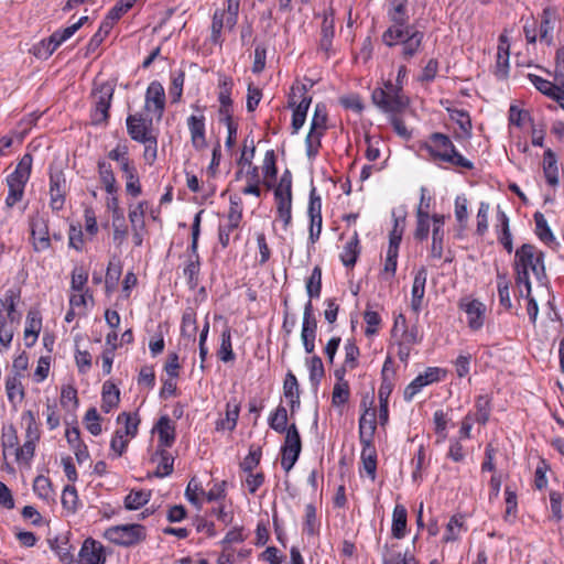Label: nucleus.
<instances>
[{
  "mask_svg": "<svg viewBox=\"0 0 564 564\" xmlns=\"http://www.w3.org/2000/svg\"><path fill=\"white\" fill-rule=\"evenodd\" d=\"M516 283L520 294H523V288L527 295H530L531 283L529 272L531 271L538 281L545 278L544 253L535 246L523 243L516 251Z\"/></svg>",
  "mask_w": 564,
  "mask_h": 564,
  "instance_id": "f257e3e1",
  "label": "nucleus"
},
{
  "mask_svg": "<svg viewBox=\"0 0 564 564\" xmlns=\"http://www.w3.org/2000/svg\"><path fill=\"white\" fill-rule=\"evenodd\" d=\"M406 74V67L401 65L398 69L395 84L387 80L383 87H378L372 91V102L383 112L399 113L409 106V98L403 94V80Z\"/></svg>",
  "mask_w": 564,
  "mask_h": 564,
  "instance_id": "f03ea898",
  "label": "nucleus"
},
{
  "mask_svg": "<svg viewBox=\"0 0 564 564\" xmlns=\"http://www.w3.org/2000/svg\"><path fill=\"white\" fill-rule=\"evenodd\" d=\"M424 148L435 161H442L456 167L473 170L474 163L464 158L457 150L451 138L441 132H434L430 135L429 142Z\"/></svg>",
  "mask_w": 564,
  "mask_h": 564,
  "instance_id": "7ed1b4c3",
  "label": "nucleus"
},
{
  "mask_svg": "<svg viewBox=\"0 0 564 564\" xmlns=\"http://www.w3.org/2000/svg\"><path fill=\"white\" fill-rule=\"evenodd\" d=\"M240 0H227V8L217 9L213 15L210 41L214 44H223L221 32L224 28L232 30L238 21Z\"/></svg>",
  "mask_w": 564,
  "mask_h": 564,
  "instance_id": "20e7f679",
  "label": "nucleus"
},
{
  "mask_svg": "<svg viewBox=\"0 0 564 564\" xmlns=\"http://www.w3.org/2000/svg\"><path fill=\"white\" fill-rule=\"evenodd\" d=\"M104 536L116 545L131 546L143 541L147 533L143 525L133 523L110 527L105 531Z\"/></svg>",
  "mask_w": 564,
  "mask_h": 564,
  "instance_id": "39448f33",
  "label": "nucleus"
},
{
  "mask_svg": "<svg viewBox=\"0 0 564 564\" xmlns=\"http://www.w3.org/2000/svg\"><path fill=\"white\" fill-rule=\"evenodd\" d=\"M387 15L392 24L383 32L382 41L393 43L402 34L401 26L409 25L408 0H391Z\"/></svg>",
  "mask_w": 564,
  "mask_h": 564,
  "instance_id": "423d86ee",
  "label": "nucleus"
},
{
  "mask_svg": "<svg viewBox=\"0 0 564 564\" xmlns=\"http://www.w3.org/2000/svg\"><path fill=\"white\" fill-rule=\"evenodd\" d=\"M402 34L399 40L390 43L389 41H382L387 46L392 47L401 45V55L405 61L414 57L422 48L424 33L417 30L414 25L401 26Z\"/></svg>",
  "mask_w": 564,
  "mask_h": 564,
  "instance_id": "0eeeda50",
  "label": "nucleus"
},
{
  "mask_svg": "<svg viewBox=\"0 0 564 564\" xmlns=\"http://www.w3.org/2000/svg\"><path fill=\"white\" fill-rule=\"evenodd\" d=\"M203 210H199L195 217L192 225V243H191V257L188 263L184 268V275L187 278L188 283L192 286H195L198 282V273H199V256L197 252L198 249V239L200 235V221H202Z\"/></svg>",
  "mask_w": 564,
  "mask_h": 564,
  "instance_id": "6e6552de",
  "label": "nucleus"
},
{
  "mask_svg": "<svg viewBox=\"0 0 564 564\" xmlns=\"http://www.w3.org/2000/svg\"><path fill=\"white\" fill-rule=\"evenodd\" d=\"M67 192L66 177L61 169L50 167V207L59 212L65 204Z\"/></svg>",
  "mask_w": 564,
  "mask_h": 564,
  "instance_id": "1a4fd4ad",
  "label": "nucleus"
},
{
  "mask_svg": "<svg viewBox=\"0 0 564 564\" xmlns=\"http://www.w3.org/2000/svg\"><path fill=\"white\" fill-rule=\"evenodd\" d=\"M32 246L35 252H43L51 247L48 220L36 215L30 220Z\"/></svg>",
  "mask_w": 564,
  "mask_h": 564,
  "instance_id": "9d476101",
  "label": "nucleus"
},
{
  "mask_svg": "<svg viewBox=\"0 0 564 564\" xmlns=\"http://www.w3.org/2000/svg\"><path fill=\"white\" fill-rule=\"evenodd\" d=\"M441 373L444 371L437 367H429L423 373H420L404 389V400L411 401L425 386L441 380Z\"/></svg>",
  "mask_w": 564,
  "mask_h": 564,
  "instance_id": "9b49d317",
  "label": "nucleus"
},
{
  "mask_svg": "<svg viewBox=\"0 0 564 564\" xmlns=\"http://www.w3.org/2000/svg\"><path fill=\"white\" fill-rule=\"evenodd\" d=\"M113 95V88L108 85H101L96 94L95 109L91 115L93 123L100 124L107 122L109 118V108Z\"/></svg>",
  "mask_w": 564,
  "mask_h": 564,
  "instance_id": "f8f14e48",
  "label": "nucleus"
},
{
  "mask_svg": "<svg viewBox=\"0 0 564 564\" xmlns=\"http://www.w3.org/2000/svg\"><path fill=\"white\" fill-rule=\"evenodd\" d=\"M20 301V291L9 289L3 297H0V325L10 322H20L21 313L17 310V304Z\"/></svg>",
  "mask_w": 564,
  "mask_h": 564,
  "instance_id": "ddd939ff",
  "label": "nucleus"
},
{
  "mask_svg": "<svg viewBox=\"0 0 564 564\" xmlns=\"http://www.w3.org/2000/svg\"><path fill=\"white\" fill-rule=\"evenodd\" d=\"M145 109L161 120L165 109V91L161 83H150L145 93Z\"/></svg>",
  "mask_w": 564,
  "mask_h": 564,
  "instance_id": "4468645a",
  "label": "nucleus"
},
{
  "mask_svg": "<svg viewBox=\"0 0 564 564\" xmlns=\"http://www.w3.org/2000/svg\"><path fill=\"white\" fill-rule=\"evenodd\" d=\"M77 31V26L69 25L63 30L55 31L47 40H43L39 47L36 55L39 56H51L57 47L72 37Z\"/></svg>",
  "mask_w": 564,
  "mask_h": 564,
  "instance_id": "2eb2a0df",
  "label": "nucleus"
},
{
  "mask_svg": "<svg viewBox=\"0 0 564 564\" xmlns=\"http://www.w3.org/2000/svg\"><path fill=\"white\" fill-rule=\"evenodd\" d=\"M127 131L130 138L137 142H147L150 133L152 120H148L141 113L129 115L126 120Z\"/></svg>",
  "mask_w": 564,
  "mask_h": 564,
  "instance_id": "dca6fc26",
  "label": "nucleus"
},
{
  "mask_svg": "<svg viewBox=\"0 0 564 564\" xmlns=\"http://www.w3.org/2000/svg\"><path fill=\"white\" fill-rule=\"evenodd\" d=\"M459 308L467 315V324L470 329L479 330L484 326L486 306L478 300H463Z\"/></svg>",
  "mask_w": 564,
  "mask_h": 564,
  "instance_id": "f3484780",
  "label": "nucleus"
},
{
  "mask_svg": "<svg viewBox=\"0 0 564 564\" xmlns=\"http://www.w3.org/2000/svg\"><path fill=\"white\" fill-rule=\"evenodd\" d=\"M529 79L539 91L557 101L560 107L564 109V85H561L557 82L556 84H553L552 82L533 74L529 75Z\"/></svg>",
  "mask_w": 564,
  "mask_h": 564,
  "instance_id": "a211bd4d",
  "label": "nucleus"
},
{
  "mask_svg": "<svg viewBox=\"0 0 564 564\" xmlns=\"http://www.w3.org/2000/svg\"><path fill=\"white\" fill-rule=\"evenodd\" d=\"M80 564H105L106 555L101 543L87 539L79 551Z\"/></svg>",
  "mask_w": 564,
  "mask_h": 564,
  "instance_id": "6ab92c4d",
  "label": "nucleus"
},
{
  "mask_svg": "<svg viewBox=\"0 0 564 564\" xmlns=\"http://www.w3.org/2000/svg\"><path fill=\"white\" fill-rule=\"evenodd\" d=\"M427 280V270L425 267H421L413 280L412 292H411V308L417 315L423 306V300L425 294V284Z\"/></svg>",
  "mask_w": 564,
  "mask_h": 564,
  "instance_id": "aec40b11",
  "label": "nucleus"
},
{
  "mask_svg": "<svg viewBox=\"0 0 564 564\" xmlns=\"http://www.w3.org/2000/svg\"><path fill=\"white\" fill-rule=\"evenodd\" d=\"M240 412V403L236 398L230 399L226 404L225 417L216 421V431H234L237 426V421Z\"/></svg>",
  "mask_w": 564,
  "mask_h": 564,
  "instance_id": "412c9836",
  "label": "nucleus"
},
{
  "mask_svg": "<svg viewBox=\"0 0 564 564\" xmlns=\"http://www.w3.org/2000/svg\"><path fill=\"white\" fill-rule=\"evenodd\" d=\"M187 126L191 132L193 147L198 151L205 149L207 145L205 139V117L191 116L187 119Z\"/></svg>",
  "mask_w": 564,
  "mask_h": 564,
  "instance_id": "4be33fe9",
  "label": "nucleus"
},
{
  "mask_svg": "<svg viewBox=\"0 0 564 564\" xmlns=\"http://www.w3.org/2000/svg\"><path fill=\"white\" fill-rule=\"evenodd\" d=\"M155 431L159 436V446L171 447L173 445L175 441V425L167 415L159 419L155 424Z\"/></svg>",
  "mask_w": 564,
  "mask_h": 564,
  "instance_id": "5701e85b",
  "label": "nucleus"
},
{
  "mask_svg": "<svg viewBox=\"0 0 564 564\" xmlns=\"http://www.w3.org/2000/svg\"><path fill=\"white\" fill-rule=\"evenodd\" d=\"M370 424H372L370 422ZM373 434H375V427L373 425H370V433H367L366 431V421L359 420V440L362 444V451H361V459H376L377 460V451L373 445Z\"/></svg>",
  "mask_w": 564,
  "mask_h": 564,
  "instance_id": "b1692460",
  "label": "nucleus"
},
{
  "mask_svg": "<svg viewBox=\"0 0 564 564\" xmlns=\"http://www.w3.org/2000/svg\"><path fill=\"white\" fill-rule=\"evenodd\" d=\"M197 333L196 314L192 308H187L182 316L181 335L185 345H194Z\"/></svg>",
  "mask_w": 564,
  "mask_h": 564,
  "instance_id": "393cba45",
  "label": "nucleus"
},
{
  "mask_svg": "<svg viewBox=\"0 0 564 564\" xmlns=\"http://www.w3.org/2000/svg\"><path fill=\"white\" fill-rule=\"evenodd\" d=\"M543 173L549 185L556 186L558 184V166L556 154L546 149L543 154Z\"/></svg>",
  "mask_w": 564,
  "mask_h": 564,
  "instance_id": "a878e982",
  "label": "nucleus"
},
{
  "mask_svg": "<svg viewBox=\"0 0 564 564\" xmlns=\"http://www.w3.org/2000/svg\"><path fill=\"white\" fill-rule=\"evenodd\" d=\"M311 102L312 97L307 96L306 87L304 85L296 88L292 87V91L289 97V107L293 108L295 111L306 115Z\"/></svg>",
  "mask_w": 564,
  "mask_h": 564,
  "instance_id": "bb28decb",
  "label": "nucleus"
},
{
  "mask_svg": "<svg viewBox=\"0 0 564 564\" xmlns=\"http://www.w3.org/2000/svg\"><path fill=\"white\" fill-rule=\"evenodd\" d=\"M231 86H232L231 79L228 77H225L219 83L220 90H219L218 100L220 104V107H219V117L220 118L232 117V113H231L232 100L230 98Z\"/></svg>",
  "mask_w": 564,
  "mask_h": 564,
  "instance_id": "cd10ccee",
  "label": "nucleus"
},
{
  "mask_svg": "<svg viewBox=\"0 0 564 564\" xmlns=\"http://www.w3.org/2000/svg\"><path fill=\"white\" fill-rule=\"evenodd\" d=\"M120 401V391L115 383L106 381L102 384L101 391V410L109 413L112 409L117 408Z\"/></svg>",
  "mask_w": 564,
  "mask_h": 564,
  "instance_id": "c85d7f7f",
  "label": "nucleus"
},
{
  "mask_svg": "<svg viewBox=\"0 0 564 564\" xmlns=\"http://www.w3.org/2000/svg\"><path fill=\"white\" fill-rule=\"evenodd\" d=\"M408 512L404 506L397 505L392 514V536L400 540L405 536Z\"/></svg>",
  "mask_w": 564,
  "mask_h": 564,
  "instance_id": "c756f323",
  "label": "nucleus"
},
{
  "mask_svg": "<svg viewBox=\"0 0 564 564\" xmlns=\"http://www.w3.org/2000/svg\"><path fill=\"white\" fill-rule=\"evenodd\" d=\"M22 378L19 375H9L6 379V391L11 404H15L17 399L19 402L24 399L25 392L21 381Z\"/></svg>",
  "mask_w": 564,
  "mask_h": 564,
  "instance_id": "7c9ffc66",
  "label": "nucleus"
},
{
  "mask_svg": "<svg viewBox=\"0 0 564 564\" xmlns=\"http://www.w3.org/2000/svg\"><path fill=\"white\" fill-rule=\"evenodd\" d=\"M98 174L101 184L105 187V191L108 194H115L118 189L116 177L111 167V164L106 162L105 160H99L98 164Z\"/></svg>",
  "mask_w": 564,
  "mask_h": 564,
  "instance_id": "2f4dec72",
  "label": "nucleus"
},
{
  "mask_svg": "<svg viewBox=\"0 0 564 564\" xmlns=\"http://www.w3.org/2000/svg\"><path fill=\"white\" fill-rule=\"evenodd\" d=\"M317 321L313 313L312 301L308 300L304 306L301 338H315Z\"/></svg>",
  "mask_w": 564,
  "mask_h": 564,
  "instance_id": "473e14b6",
  "label": "nucleus"
},
{
  "mask_svg": "<svg viewBox=\"0 0 564 564\" xmlns=\"http://www.w3.org/2000/svg\"><path fill=\"white\" fill-rule=\"evenodd\" d=\"M359 253V239L357 231H355L352 239L345 245L340 253V260L345 267L351 268L355 265Z\"/></svg>",
  "mask_w": 564,
  "mask_h": 564,
  "instance_id": "72a5a7b5",
  "label": "nucleus"
},
{
  "mask_svg": "<svg viewBox=\"0 0 564 564\" xmlns=\"http://www.w3.org/2000/svg\"><path fill=\"white\" fill-rule=\"evenodd\" d=\"M41 326L42 322L37 316V313L29 312L26 316V327L24 329V340L28 347H31L35 343L40 334Z\"/></svg>",
  "mask_w": 564,
  "mask_h": 564,
  "instance_id": "f704fd0d",
  "label": "nucleus"
},
{
  "mask_svg": "<svg viewBox=\"0 0 564 564\" xmlns=\"http://www.w3.org/2000/svg\"><path fill=\"white\" fill-rule=\"evenodd\" d=\"M382 564H419V562L414 554L408 550L404 553L391 552L386 545L382 553Z\"/></svg>",
  "mask_w": 564,
  "mask_h": 564,
  "instance_id": "c9c22d12",
  "label": "nucleus"
},
{
  "mask_svg": "<svg viewBox=\"0 0 564 564\" xmlns=\"http://www.w3.org/2000/svg\"><path fill=\"white\" fill-rule=\"evenodd\" d=\"M33 158L31 154H24L19 161L15 170L8 176L12 181H21L25 183L29 181L32 170Z\"/></svg>",
  "mask_w": 564,
  "mask_h": 564,
  "instance_id": "e433bc0d",
  "label": "nucleus"
},
{
  "mask_svg": "<svg viewBox=\"0 0 564 564\" xmlns=\"http://www.w3.org/2000/svg\"><path fill=\"white\" fill-rule=\"evenodd\" d=\"M262 172L264 175V185L268 188L273 186V181L276 178L278 169L275 165V155L273 151H268L263 159Z\"/></svg>",
  "mask_w": 564,
  "mask_h": 564,
  "instance_id": "4c0bfd02",
  "label": "nucleus"
},
{
  "mask_svg": "<svg viewBox=\"0 0 564 564\" xmlns=\"http://www.w3.org/2000/svg\"><path fill=\"white\" fill-rule=\"evenodd\" d=\"M122 273V265L120 261L111 260L108 263L107 272H106V279H105V286L106 292L111 293L117 288V284L119 282V279Z\"/></svg>",
  "mask_w": 564,
  "mask_h": 564,
  "instance_id": "58836bf2",
  "label": "nucleus"
},
{
  "mask_svg": "<svg viewBox=\"0 0 564 564\" xmlns=\"http://www.w3.org/2000/svg\"><path fill=\"white\" fill-rule=\"evenodd\" d=\"M7 184L9 187L8 196L6 198V205L9 208H12L18 202H20L24 194L25 183L21 181H12L11 178H7Z\"/></svg>",
  "mask_w": 564,
  "mask_h": 564,
  "instance_id": "ea45409f",
  "label": "nucleus"
},
{
  "mask_svg": "<svg viewBox=\"0 0 564 564\" xmlns=\"http://www.w3.org/2000/svg\"><path fill=\"white\" fill-rule=\"evenodd\" d=\"M269 426L278 433H284L288 430V411L283 405H279L270 415Z\"/></svg>",
  "mask_w": 564,
  "mask_h": 564,
  "instance_id": "a19ab883",
  "label": "nucleus"
},
{
  "mask_svg": "<svg viewBox=\"0 0 564 564\" xmlns=\"http://www.w3.org/2000/svg\"><path fill=\"white\" fill-rule=\"evenodd\" d=\"M160 455L161 459L158 464V467L154 471V476L158 478H163L173 473L174 458L173 456L165 451L164 448L156 452Z\"/></svg>",
  "mask_w": 564,
  "mask_h": 564,
  "instance_id": "79ce46f5",
  "label": "nucleus"
},
{
  "mask_svg": "<svg viewBox=\"0 0 564 564\" xmlns=\"http://www.w3.org/2000/svg\"><path fill=\"white\" fill-rule=\"evenodd\" d=\"M430 232V215L423 208L416 210V228L414 231V238L423 241L427 239Z\"/></svg>",
  "mask_w": 564,
  "mask_h": 564,
  "instance_id": "37998d69",
  "label": "nucleus"
},
{
  "mask_svg": "<svg viewBox=\"0 0 564 564\" xmlns=\"http://www.w3.org/2000/svg\"><path fill=\"white\" fill-rule=\"evenodd\" d=\"M151 492L145 490H131L124 499V507L128 510H137L143 507L150 499Z\"/></svg>",
  "mask_w": 564,
  "mask_h": 564,
  "instance_id": "c03bdc74",
  "label": "nucleus"
},
{
  "mask_svg": "<svg viewBox=\"0 0 564 564\" xmlns=\"http://www.w3.org/2000/svg\"><path fill=\"white\" fill-rule=\"evenodd\" d=\"M533 217L535 221V234L538 235V237L545 243L553 241L554 236L547 225L544 215L540 212H536Z\"/></svg>",
  "mask_w": 564,
  "mask_h": 564,
  "instance_id": "a18cd8bd",
  "label": "nucleus"
},
{
  "mask_svg": "<svg viewBox=\"0 0 564 564\" xmlns=\"http://www.w3.org/2000/svg\"><path fill=\"white\" fill-rule=\"evenodd\" d=\"M218 356L224 362L232 361L235 359V352L231 344V332L228 327L221 333V344L218 350Z\"/></svg>",
  "mask_w": 564,
  "mask_h": 564,
  "instance_id": "49530a36",
  "label": "nucleus"
},
{
  "mask_svg": "<svg viewBox=\"0 0 564 564\" xmlns=\"http://www.w3.org/2000/svg\"><path fill=\"white\" fill-rule=\"evenodd\" d=\"M51 547L58 555L61 562H63L64 564L73 563V554L70 551L72 546L68 544L67 539H55L54 542L51 543Z\"/></svg>",
  "mask_w": 564,
  "mask_h": 564,
  "instance_id": "de8ad7c7",
  "label": "nucleus"
},
{
  "mask_svg": "<svg viewBox=\"0 0 564 564\" xmlns=\"http://www.w3.org/2000/svg\"><path fill=\"white\" fill-rule=\"evenodd\" d=\"M129 10L123 6L121 1H118L116 6L108 12L104 21L101 22V29L107 32L111 31L115 23L120 20V18L127 13Z\"/></svg>",
  "mask_w": 564,
  "mask_h": 564,
  "instance_id": "09e8293b",
  "label": "nucleus"
},
{
  "mask_svg": "<svg viewBox=\"0 0 564 564\" xmlns=\"http://www.w3.org/2000/svg\"><path fill=\"white\" fill-rule=\"evenodd\" d=\"M306 291L312 301L313 297H319L322 291V270L315 267L306 281Z\"/></svg>",
  "mask_w": 564,
  "mask_h": 564,
  "instance_id": "8fccbe9b",
  "label": "nucleus"
},
{
  "mask_svg": "<svg viewBox=\"0 0 564 564\" xmlns=\"http://www.w3.org/2000/svg\"><path fill=\"white\" fill-rule=\"evenodd\" d=\"M285 433L284 444L282 449L302 451V441L296 425L293 423L289 425Z\"/></svg>",
  "mask_w": 564,
  "mask_h": 564,
  "instance_id": "3c124183",
  "label": "nucleus"
},
{
  "mask_svg": "<svg viewBox=\"0 0 564 564\" xmlns=\"http://www.w3.org/2000/svg\"><path fill=\"white\" fill-rule=\"evenodd\" d=\"M292 197V174L285 170L280 177L278 185L274 188V199Z\"/></svg>",
  "mask_w": 564,
  "mask_h": 564,
  "instance_id": "603ef678",
  "label": "nucleus"
},
{
  "mask_svg": "<svg viewBox=\"0 0 564 564\" xmlns=\"http://www.w3.org/2000/svg\"><path fill=\"white\" fill-rule=\"evenodd\" d=\"M308 369H310V381L313 387L317 388L322 378L325 375L324 365L322 359L318 356H313L308 360Z\"/></svg>",
  "mask_w": 564,
  "mask_h": 564,
  "instance_id": "864d4df0",
  "label": "nucleus"
},
{
  "mask_svg": "<svg viewBox=\"0 0 564 564\" xmlns=\"http://www.w3.org/2000/svg\"><path fill=\"white\" fill-rule=\"evenodd\" d=\"M240 223L241 221L239 220H230V218H227L226 224L219 225L218 241L223 248H227L229 246L230 235L239 228Z\"/></svg>",
  "mask_w": 564,
  "mask_h": 564,
  "instance_id": "5fc2aeb1",
  "label": "nucleus"
},
{
  "mask_svg": "<svg viewBox=\"0 0 564 564\" xmlns=\"http://www.w3.org/2000/svg\"><path fill=\"white\" fill-rule=\"evenodd\" d=\"M350 397V389L348 382L335 383L332 393V404L334 406H341L348 402Z\"/></svg>",
  "mask_w": 564,
  "mask_h": 564,
  "instance_id": "6e6d98bb",
  "label": "nucleus"
},
{
  "mask_svg": "<svg viewBox=\"0 0 564 564\" xmlns=\"http://www.w3.org/2000/svg\"><path fill=\"white\" fill-rule=\"evenodd\" d=\"M323 132L310 131L305 139L306 147V155L308 160H314L318 154L319 148L322 145L321 139L323 137Z\"/></svg>",
  "mask_w": 564,
  "mask_h": 564,
  "instance_id": "4d7b16f0",
  "label": "nucleus"
},
{
  "mask_svg": "<svg viewBox=\"0 0 564 564\" xmlns=\"http://www.w3.org/2000/svg\"><path fill=\"white\" fill-rule=\"evenodd\" d=\"M326 123H327V112L326 107L322 104H317L315 107V111L311 121V128L310 131H316L319 132L326 130Z\"/></svg>",
  "mask_w": 564,
  "mask_h": 564,
  "instance_id": "13d9d810",
  "label": "nucleus"
},
{
  "mask_svg": "<svg viewBox=\"0 0 564 564\" xmlns=\"http://www.w3.org/2000/svg\"><path fill=\"white\" fill-rule=\"evenodd\" d=\"M490 415V402L485 395H480L476 401V413L474 420L479 424H486Z\"/></svg>",
  "mask_w": 564,
  "mask_h": 564,
  "instance_id": "bf43d9fd",
  "label": "nucleus"
},
{
  "mask_svg": "<svg viewBox=\"0 0 564 564\" xmlns=\"http://www.w3.org/2000/svg\"><path fill=\"white\" fill-rule=\"evenodd\" d=\"M444 252V229L436 228L432 230L431 257L441 259Z\"/></svg>",
  "mask_w": 564,
  "mask_h": 564,
  "instance_id": "052dcab7",
  "label": "nucleus"
},
{
  "mask_svg": "<svg viewBox=\"0 0 564 564\" xmlns=\"http://www.w3.org/2000/svg\"><path fill=\"white\" fill-rule=\"evenodd\" d=\"M262 456L261 447L251 445L249 454L241 462L240 467L246 471H252L260 463Z\"/></svg>",
  "mask_w": 564,
  "mask_h": 564,
  "instance_id": "680f3d73",
  "label": "nucleus"
},
{
  "mask_svg": "<svg viewBox=\"0 0 564 564\" xmlns=\"http://www.w3.org/2000/svg\"><path fill=\"white\" fill-rule=\"evenodd\" d=\"M33 490L40 498L48 500L53 494L51 480L45 476H37L33 482Z\"/></svg>",
  "mask_w": 564,
  "mask_h": 564,
  "instance_id": "e2e57ef3",
  "label": "nucleus"
},
{
  "mask_svg": "<svg viewBox=\"0 0 564 564\" xmlns=\"http://www.w3.org/2000/svg\"><path fill=\"white\" fill-rule=\"evenodd\" d=\"M345 360L344 364H346V367L349 368V370H354L358 366V357L360 355V350L358 346L355 344L354 340H347L345 344Z\"/></svg>",
  "mask_w": 564,
  "mask_h": 564,
  "instance_id": "0e129e2a",
  "label": "nucleus"
},
{
  "mask_svg": "<svg viewBox=\"0 0 564 564\" xmlns=\"http://www.w3.org/2000/svg\"><path fill=\"white\" fill-rule=\"evenodd\" d=\"M404 221H405L404 217H402V218L395 217L394 218L393 229L391 230L390 236H389V247L388 248L399 250V246L401 243L402 235H403V230H404Z\"/></svg>",
  "mask_w": 564,
  "mask_h": 564,
  "instance_id": "69168bd1",
  "label": "nucleus"
},
{
  "mask_svg": "<svg viewBox=\"0 0 564 564\" xmlns=\"http://www.w3.org/2000/svg\"><path fill=\"white\" fill-rule=\"evenodd\" d=\"M276 212L279 217L283 220L284 226H289L292 219V197L275 198Z\"/></svg>",
  "mask_w": 564,
  "mask_h": 564,
  "instance_id": "338daca9",
  "label": "nucleus"
},
{
  "mask_svg": "<svg viewBox=\"0 0 564 564\" xmlns=\"http://www.w3.org/2000/svg\"><path fill=\"white\" fill-rule=\"evenodd\" d=\"M87 430L95 436L101 433V425L99 423L100 415L95 408H90L84 417Z\"/></svg>",
  "mask_w": 564,
  "mask_h": 564,
  "instance_id": "774afa93",
  "label": "nucleus"
}]
</instances>
